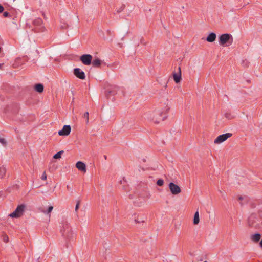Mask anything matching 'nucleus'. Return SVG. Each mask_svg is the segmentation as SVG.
Listing matches in <instances>:
<instances>
[{
	"label": "nucleus",
	"mask_w": 262,
	"mask_h": 262,
	"mask_svg": "<svg viewBox=\"0 0 262 262\" xmlns=\"http://www.w3.org/2000/svg\"><path fill=\"white\" fill-rule=\"evenodd\" d=\"M61 28L62 29H66L68 28V25L67 24H63L61 26Z\"/></svg>",
	"instance_id": "obj_32"
},
{
	"label": "nucleus",
	"mask_w": 262,
	"mask_h": 262,
	"mask_svg": "<svg viewBox=\"0 0 262 262\" xmlns=\"http://www.w3.org/2000/svg\"><path fill=\"white\" fill-rule=\"evenodd\" d=\"M173 78L176 83H179L182 80L181 69L180 67L178 68V71L177 72H173Z\"/></svg>",
	"instance_id": "obj_9"
},
{
	"label": "nucleus",
	"mask_w": 262,
	"mask_h": 262,
	"mask_svg": "<svg viewBox=\"0 0 262 262\" xmlns=\"http://www.w3.org/2000/svg\"><path fill=\"white\" fill-rule=\"evenodd\" d=\"M76 167L80 171L85 173L86 171L85 164L81 162L78 161L76 164Z\"/></svg>",
	"instance_id": "obj_12"
},
{
	"label": "nucleus",
	"mask_w": 262,
	"mask_h": 262,
	"mask_svg": "<svg viewBox=\"0 0 262 262\" xmlns=\"http://www.w3.org/2000/svg\"><path fill=\"white\" fill-rule=\"evenodd\" d=\"M169 188L171 193L173 195H177L181 193V188L178 185L172 182L169 184Z\"/></svg>",
	"instance_id": "obj_7"
},
{
	"label": "nucleus",
	"mask_w": 262,
	"mask_h": 262,
	"mask_svg": "<svg viewBox=\"0 0 262 262\" xmlns=\"http://www.w3.org/2000/svg\"><path fill=\"white\" fill-rule=\"evenodd\" d=\"M141 43L142 44L144 45H146V43H145V42H144V41H143V40H142V39H141Z\"/></svg>",
	"instance_id": "obj_35"
},
{
	"label": "nucleus",
	"mask_w": 262,
	"mask_h": 262,
	"mask_svg": "<svg viewBox=\"0 0 262 262\" xmlns=\"http://www.w3.org/2000/svg\"><path fill=\"white\" fill-rule=\"evenodd\" d=\"M53 209V207L52 206H50L48 207L47 210L43 209L41 210V212H43L44 213L47 214L49 215V216H50V213L52 211Z\"/></svg>",
	"instance_id": "obj_20"
},
{
	"label": "nucleus",
	"mask_w": 262,
	"mask_h": 262,
	"mask_svg": "<svg viewBox=\"0 0 262 262\" xmlns=\"http://www.w3.org/2000/svg\"><path fill=\"white\" fill-rule=\"evenodd\" d=\"M216 38V34L213 32H211L209 33V35L206 37V40L209 42H212L215 41Z\"/></svg>",
	"instance_id": "obj_13"
},
{
	"label": "nucleus",
	"mask_w": 262,
	"mask_h": 262,
	"mask_svg": "<svg viewBox=\"0 0 262 262\" xmlns=\"http://www.w3.org/2000/svg\"><path fill=\"white\" fill-rule=\"evenodd\" d=\"M0 143L3 145H6V141L4 138H0Z\"/></svg>",
	"instance_id": "obj_29"
},
{
	"label": "nucleus",
	"mask_w": 262,
	"mask_h": 262,
	"mask_svg": "<svg viewBox=\"0 0 262 262\" xmlns=\"http://www.w3.org/2000/svg\"><path fill=\"white\" fill-rule=\"evenodd\" d=\"M225 117L228 119H232L233 117L232 116L230 113H226L224 115Z\"/></svg>",
	"instance_id": "obj_25"
},
{
	"label": "nucleus",
	"mask_w": 262,
	"mask_h": 262,
	"mask_svg": "<svg viewBox=\"0 0 262 262\" xmlns=\"http://www.w3.org/2000/svg\"><path fill=\"white\" fill-rule=\"evenodd\" d=\"M25 205L24 204H21L17 206L15 211L11 213L9 216L11 217L18 218L20 217L23 214L25 210Z\"/></svg>",
	"instance_id": "obj_4"
},
{
	"label": "nucleus",
	"mask_w": 262,
	"mask_h": 262,
	"mask_svg": "<svg viewBox=\"0 0 262 262\" xmlns=\"http://www.w3.org/2000/svg\"><path fill=\"white\" fill-rule=\"evenodd\" d=\"M33 24L35 27H39L42 25V20L41 18H37L33 21Z\"/></svg>",
	"instance_id": "obj_19"
},
{
	"label": "nucleus",
	"mask_w": 262,
	"mask_h": 262,
	"mask_svg": "<svg viewBox=\"0 0 262 262\" xmlns=\"http://www.w3.org/2000/svg\"><path fill=\"white\" fill-rule=\"evenodd\" d=\"M118 87L116 86H114L113 87H110L107 89H106L105 91V95L106 96L108 97L111 96H114L115 95L117 92L118 90Z\"/></svg>",
	"instance_id": "obj_10"
},
{
	"label": "nucleus",
	"mask_w": 262,
	"mask_h": 262,
	"mask_svg": "<svg viewBox=\"0 0 262 262\" xmlns=\"http://www.w3.org/2000/svg\"><path fill=\"white\" fill-rule=\"evenodd\" d=\"M200 222L199 219V213L198 211H196L193 219V224L194 225H198Z\"/></svg>",
	"instance_id": "obj_18"
},
{
	"label": "nucleus",
	"mask_w": 262,
	"mask_h": 262,
	"mask_svg": "<svg viewBox=\"0 0 262 262\" xmlns=\"http://www.w3.org/2000/svg\"><path fill=\"white\" fill-rule=\"evenodd\" d=\"M93 57L90 54H83L80 57V60L81 62L85 65L89 66L92 63Z\"/></svg>",
	"instance_id": "obj_6"
},
{
	"label": "nucleus",
	"mask_w": 262,
	"mask_h": 262,
	"mask_svg": "<svg viewBox=\"0 0 262 262\" xmlns=\"http://www.w3.org/2000/svg\"><path fill=\"white\" fill-rule=\"evenodd\" d=\"M3 240L5 243H8L9 241V237L6 234L3 235Z\"/></svg>",
	"instance_id": "obj_26"
},
{
	"label": "nucleus",
	"mask_w": 262,
	"mask_h": 262,
	"mask_svg": "<svg viewBox=\"0 0 262 262\" xmlns=\"http://www.w3.org/2000/svg\"><path fill=\"white\" fill-rule=\"evenodd\" d=\"M250 81L249 80H247V82H249Z\"/></svg>",
	"instance_id": "obj_42"
},
{
	"label": "nucleus",
	"mask_w": 262,
	"mask_h": 262,
	"mask_svg": "<svg viewBox=\"0 0 262 262\" xmlns=\"http://www.w3.org/2000/svg\"><path fill=\"white\" fill-rule=\"evenodd\" d=\"M4 10V7L0 4V13H2Z\"/></svg>",
	"instance_id": "obj_33"
},
{
	"label": "nucleus",
	"mask_w": 262,
	"mask_h": 262,
	"mask_svg": "<svg viewBox=\"0 0 262 262\" xmlns=\"http://www.w3.org/2000/svg\"><path fill=\"white\" fill-rule=\"evenodd\" d=\"M254 217L253 216H251L248 221V225L250 227H256V225L254 224Z\"/></svg>",
	"instance_id": "obj_17"
},
{
	"label": "nucleus",
	"mask_w": 262,
	"mask_h": 262,
	"mask_svg": "<svg viewBox=\"0 0 262 262\" xmlns=\"http://www.w3.org/2000/svg\"><path fill=\"white\" fill-rule=\"evenodd\" d=\"M67 188L68 190H69L70 189V187L69 185H67Z\"/></svg>",
	"instance_id": "obj_39"
},
{
	"label": "nucleus",
	"mask_w": 262,
	"mask_h": 262,
	"mask_svg": "<svg viewBox=\"0 0 262 262\" xmlns=\"http://www.w3.org/2000/svg\"><path fill=\"white\" fill-rule=\"evenodd\" d=\"M167 82L166 83L165 85L164 86V87L165 88L167 86Z\"/></svg>",
	"instance_id": "obj_40"
},
{
	"label": "nucleus",
	"mask_w": 262,
	"mask_h": 262,
	"mask_svg": "<svg viewBox=\"0 0 262 262\" xmlns=\"http://www.w3.org/2000/svg\"><path fill=\"white\" fill-rule=\"evenodd\" d=\"M166 109L165 111H154L151 113L149 114V116L148 117V119L154 121L155 123L158 124L159 123L160 118L162 116L163 114H166L169 110V107L166 106Z\"/></svg>",
	"instance_id": "obj_1"
},
{
	"label": "nucleus",
	"mask_w": 262,
	"mask_h": 262,
	"mask_svg": "<svg viewBox=\"0 0 262 262\" xmlns=\"http://www.w3.org/2000/svg\"><path fill=\"white\" fill-rule=\"evenodd\" d=\"M10 16V13L7 12V11H6V12H4V13H3V16L4 17H7L8 16Z\"/></svg>",
	"instance_id": "obj_31"
},
{
	"label": "nucleus",
	"mask_w": 262,
	"mask_h": 262,
	"mask_svg": "<svg viewBox=\"0 0 262 262\" xmlns=\"http://www.w3.org/2000/svg\"><path fill=\"white\" fill-rule=\"evenodd\" d=\"M74 75L80 79L83 80L85 78V75L83 71L79 68H75L73 71Z\"/></svg>",
	"instance_id": "obj_8"
},
{
	"label": "nucleus",
	"mask_w": 262,
	"mask_h": 262,
	"mask_svg": "<svg viewBox=\"0 0 262 262\" xmlns=\"http://www.w3.org/2000/svg\"><path fill=\"white\" fill-rule=\"evenodd\" d=\"M232 134L228 133L219 135L214 141V143L220 144L226 141L229 138L232 137Z\"/></svg>",
	"instance_id": "obj_5"
},
{
	"label": "nucleus",
	"mask_w": 262,
	"mask_h": 262,
	"mask_svg": "<svg viewBox=\"0 0 262 262\" xmlns=\"http://www.w3.org/2000/svg\"><path fill=\"white\" fill-rule=\"evenodd\" d=\"M104 157L105 159V160H106V159H107V156L105 155V156H104Z\"/></svg>",
	"instance_id": "obj_41"
},
{
	"label": "nucleus",
	"mask_w": 262,
	"mask_h": 262,
	"mask_svg": "<svg viewBox=\"0 0 262 262\" xmlns=\"http://www.w3.org/2000/svg\"><path fill=\"white\" fill-rule=\"evenodd\" d=\"M41 179L42 180H46L47 179V175L45 171H44L43 173H42Z\"/></svg>",
	"instance_id": "obj_30"
},
{
	"label": "nucleus",
	"mask_w": 262,
	"mask_h": 262,
	"mask_svg": "<svg viewBox=\"0 0 262 262\" xmlns=\"http://www.w3.org/2000/svg\"><path fill=\"white\" fill-rule=\"evenodd\" d=\"M259 245L262 248V239L260 241V242L259 243Z\"/></svg>",
	"instance_id": "obj_37"
},
{
	"label": "nucleus",
	"mask_w": 262,
	"mask_h": 262,
	"mask_svg": "<svg viewBox=\"0 0 262 262\" xmlns=\"http://www.w3.org/2000/svg\"><path fill=\"white\" fill-rule=\"evenodd\" d=\"M60 232L65 239L70 240L73 237L72 228L68 223L63 224L61 227Z\"/></svg>",
	"instance_id": "obj_2"
},
{
	"label": "nucleus",
	"mask_w": 262,
	"mask_h": 262,
	"mask_svg": "<svg viewBox=\"0 0 262 262\" xmlns=\"http://www.w3.org/2000/svg\"><path fill=\"white\" fill-rule=\"evenodd\" d=\"M89 112H86L84 113L82 116L83 118L85 119L86 123L88 124L89 123Z\"/></svg>",
	"instance_id": "obj_22"
},
{
	"label": "nucleus",
	"mask_w": 262,
	"mask_h": 262,
	"mask_svg": "<svg viewBox=\"0 0 262 262\" xmlns=\"http://www.w3.org/2000/svg\"><path fill=\"white\" fill-rule=\"evenodd\" d=\"M80 203V201L79 200L77 201V203H76V205L75 206V209L76 212H77L79 209Z\"/></svg>",
	"instance_id": "obj_28"
},
{
	"label": "nucleus",
	"mask_w": 262,
	"mask_h": 262,
	"mask_svg": "<svg viewBox=\"0 0 262 262\" xmlns=\"http://www.w3.org/2000/svg\"><path fill=\"white\" fill-rule=\"evenodd\" d=\"M2 66V65L1 64H0V68Z\"/></svg>",
	"instance_id": "obj_43"
},
{
	"label": "nucleus",
	"mask_w": 262,
	"mask_h": 262,
	"mask_svg": "<svg viewBox=\"0 0 262 262\" xmlns=\"http://www.w3.org/2000/svg\"><path fill=\"white\" fill-rule=\"evenodd\" d=\"M135 222L136 224H139L144 222V220L143 219L139 218V216H138L137 218L135 219Z\"/></svg>",
	"instance_id": "obj_23"
},
{
	"label": "nucleus",
	"mask_w": 262,
	"mask_h": 262,
	"mask_svg": "<svg viewBox=\"0 0 262 262\" xmlns=\"http://www.w3.org/2000/svg\"><path fill=\"white\" fill-rule=\"evenodd\" d=\"M102 63V61L98 58H95L93 61L92 64L94 67L99 68Z\"/></svg>",
	"instance_id": "obj_14"
},
{
	"label": "nucleus",
	"mask_w": 262,
	"mask_h": 262,
	"mask_svg": "<svg viewBox=\"0 0 262 262\" xmlns=\"http://www.w3.org/2000/svg\"><path fill=\"white\" fill-rule=\"evenodd\" d=\"M35 90L38 93H42L43 91L44 86L41 83H37L34 85Z\"/></svg>",
	"instance_id": "obj_15"
},
{
	"label": "nucleus",
	"mask_w": 262,
	"mask_h": 262,
	"mask_svg": "<svg viewBox=\"0 0 262 262\" xmlns=\"http://www.w3.org/2000/svg\"><path fill=\"white\" fill-rule=\"evenodd\" d=\"M71 128L70 125H64L63 128L58 132L59 136H68L71 132Z\"/></svg>",
	"instance_id": "obj_11"
},
{
	"label": "nucleus",
	"mask_w": 262,
	"mask_h": 262,
	"mask_svg": "<svg viewBox=\"0 0 262 262\" xmlns=\"http://www.w3.org/2000/svg\"><path fill=\"white\" fill-rule=\"evenodd\" d=\"M63 150H61L59 152H58L57 153H56V154H55L53 156V158L54 159H60L61 157V155L63 153Z\"/></svg>",
	"instance_id": "obj_21"
},
{
	"label": "nucleus",
	"mask_w": 262,
	"mask_h": 262,
	"mask_svg": "<svg viewBox=\"0 0 262 262\" xmlns=\"http://www.w3.org/2000/svg\"><path fill=\"white\" fill-rule=\"evenodd\" d=\"M243 199V198L241 196L238 197V200L242 201Z\"/></svg>",
	"instance_id": "obj_36"
},
{
	"label": "nucleus",
	"mask_w": 262,
	"mask_h": 262,
	"mask_svg": "<svg viewBox=\"0 0 262 262\" xmlns=\"http://www.w3.org/2000/svg\"><path fill=\"white\" fill-rule=\"evenodd\" d=\"M125 7V5H122L120 8L117 10V12L119 13L122 12L124 10Z\"/></svg>",
	"instance_id": "obj_27"
},
{
	"label": "nucleus",
	"mask_w": 262,
	"mask_h": 262,
	"mask_svg": "<svg viewBox=\"0 0 262 262\" xmlns=\"http://www.w3.org/2000/svg\"><path fill=\"white\" fill-rule=\"evenodd\" d=\"M107 34H108V35H110L111 34V31L110 30H108L107 31Z\"/></svg>",
	"instance_id": "obj_34"
},
{
	"label": "nucleus",
	"mask_w": 262,
	"mask_h": 262,
	"mask_svg": "<svg viewBox=\"0 0 262 262\" xmlns=\"http://www.w3.org/2000/svg\"><path fill=\"white\" fill-rule=\"evenodd\" d=\"M261 238V235L259 233H255L252 235L251 237V240L253 242L257 243L259 241Z\"/></svg>",
	"instance_id": "obj_16"
},
{
	"label": "nucleus",
	"mask_w": 262,
	"mask_h": 262,
	"mask_svg": "<svg viewBox=\"0 0 262 262\" xmlns=\"http://www.w3.org/2000/svg\"><path fill=\"white\" fill-rule=\"evenodd\" d=\"M43 29L42 27L39 29V31H43Z\"/></svg>",
	"instance_id": "obj_38"
},
{
	"label": "nucleus",
	"mask_w": 262,
	"mask_h": 262,
	"mask_svg": "<svg viewBox=\"0 0 262 262\" xmlns=\"http://www.w3.org/2000/svg\"><path fill=\"white\" fill-rule=\"evenodd\" d=\"M233 40L232 36L228 33L223 34L219 37V42L222 46H227L232 44Z\"/></svg>",
	"instance_id": "obj_3"
},
{
	"label": "nucleus",
	"mask_w": 262,
	"mask_h": 262,
	"mask_svg": "<svg viewBox=\"0 0 262 262\" xmlns=\"http://www.w3.org/2000/svg\"><path fill=\"white\" fill-rule=\"evenodd\" d=\"M164 184V181L162 179H158L157 181L156 184L159 186H162Z\"/></svg>",
	"instance_id": "obj_24"
}]
</instances>
